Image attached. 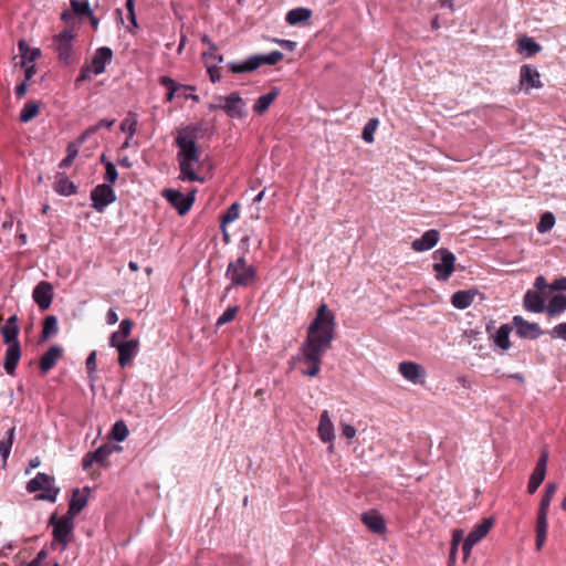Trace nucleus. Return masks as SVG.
<instances>
[{"instance_id": "f257e3e1", "label": "nucleus", "mask_w": 566, "mask_h": 566, "mask_svg": "<svg viewBox=\"0 0 566 566\" xmlns=\"http://www.w3.org/2000/svg\"><path fill=\"white\" fill-rule=\"evenodd\" d=\"M335 314L322 303L316 316L307 328V336L301 344L297 360L307 365L302 374L315 377L321 370L323 357L334 340Z\"/></svg>"}, {"instance_id": "f03ea898", "label": "nucleus", "mask_w": 566, "mask_h": 566, "mask_svg": "<svg viewBox=\"0 0 566 566\" xmlns=\"http://www.w3.org/2000/svg\"><path fill=\"white\" fill-rule=\"evenodd\" d=\"M201 133V124L187 125L177 132L175 139L178 147L176 159L180 170L178 179L181 181H205V178L200 177L195 170V165L200 163L201 154L197 140Z\"/></svg>"}, {"instance_id": "7ed1b4c3", "label": "nucleus", "mask_w": 566, "mask_h": 566, "mask_svg": "<svg viewBox=\"0 0 566 566\" xmlns=\"http://www.w3.org/2000/svg\"><path fill=\"white\" fill-rule=\"evenodd\" d=\"M224 275L232 286L248 287L256 281L258 272L256 268L249 264L244 256H240L229 262Z\"/></svg>"}, {"instance_id": "20e7f679", "label": "nucleus", "mask_w": 566, "mask_h": 566, "mask_svg": "<svg viewBox=\"0 0 566 566\" xmlns=\"http://www.w3.org/2000/svg\"><path fill=\"white\" fill-rule=\"evenodd\" d=\"M49 525L53 528L51 547L64 552L69 546L70 538L73 536L74 518L66 514L57 516V514L54 513L49 520Z\"/></svg>"}, {"instance_id": "39448f33", "label": "nucleus", "mask_w": 566, "mask_h": 566, "mask_svg": "<svg viewBox=\"0 0 566 566\" xmlns=\"http://www.w3.org/2000/svg\"><path fill=\"white\" fill-rule=\"evenodd\" d=\"M557 490L556 483H547L545 486V493L539 502V509L537 512V518H536V542L535 546L537 551H541L544 546V543L546 541L547 535V516L549 506L552 503V500L555 495V492Z\"/></svg>"}, {"instance_id": "423d86ee", "label": "nucleus", "mask_w": 566, "mask_h": 566, "mask_svg": "<svg viewBox=\"0 0 566 566\" xmlns=\"http://www.w3.org/2000/svg\"><path fill=\"white\" fill-rule=\"evenodd\" d=\"M281 51L274 50L268 54H254L242 62H228L227 66L232 73H248L258 70L261 65H275L283 59Z\"/></svg>"}, {"instance_id": "0eeeda50", "label": "nucleus", "mask_w": 566, "mask_h": 566, "mask_svg": "<svg viewBox=\"0 0 566 566\" xmlns=\"http://www.w3.org/2000/svg\"><path fill=\"white\" fill-rule=\"evenodd\" d=\"M54 476L39 472L27 483L25 490L29 493L42 491V493L35 495V499L54 503L56 502L57 495L60 493V489L54 485Z\"/></svg>"}, {"instance_id": "6e6552de", "label": "nucleus", "mask_w": 566, "mask_h": 566, "mask_svg": "<svg viewBox=\"0 0 566 566\" xmlns=\"http://www.w3.org/2000/svg\"><path fill=\"white\" fill-rule=\"evenodd\" d=\"M436 262L432 268L439 281H447L454 271L455 255L448 249L440 248L433 252Z\"/></svg>"}, {"instance_id": "1a4fd4ad", "label": "nucleus", "mask_w": 566, "mask_h": 566, "mask_svg": "<svg viewBox=\"0 0 566 566\" xmlns=\"http://www.w3.org/2000/svg\"><path fill=\"white\" fill-rule=\"evenodd\" d=\"M196 189L189 191L188 195L177 189H165L163 197L178 211L180 216L186 214L192 207L196 197Z\"/></svg>"}, {"instance_id": "9d476101", "label": "nucleus", "mask_w": 566, "mask_h": 566, "mask_svg": "<svg viewBox=\"0 0 566 566\" xmlns=\"http://www.w3.org/2000/svg\"><path fill=\"white\" fill-rule=\"evenodd\" d=\"M92 207L95 211L102 213L106 207L116 201L117 197L111 185L99 184L91 191Z\"/></svg>"}, {"instance_id": "9b49d317", "label": "nucleus", "mask_w": 566, "mask_h": 566, "mask_svg": "<svg viewBox=\"0 0 566 566\" xmlns=\"http://www.w3.org/2000/svg\"><path fill=\"white\" fill-rule=\"evenodd\" d=\"M74 38L75 35L72 30H63L53 38V44L59 59L65 65H69L72 61Z\"/></svg>"}, {"instance_id": "f8f14e48", "label": "nucleus", "mask_w": 566, "mask_h": 566, "mask_svg": "<svg viewBox=\"0 0 566 566\" xmlns=\"http://www.w3.org/2000/svg\"><path fill=\"white\" fill-rule=\"evenodd\" d=\"M223 101L222 111L231 118L241 119L245 116V102L238 92H232L224 97H219Z\"/></svg>"}, {"instance_id": "ddd939ff", "label": "nucleus", "mask_w": 566, "mask_h": 566, "mask_svg": "<svg viewBox=\"0 0 566 566\" xmlns=\"http://www.w3.org/2000/svg\"><path fill=\"white\" fill-rule=\"evenodd\" d=\"M547 460L548 453L546 451L542 452L527 483V492L530 494H534L543 483L546 475Z\"/></svg>"}, {"instance_id": "4468645a", "label": "nucleus", "mask_w": 566, "mask_h": 566, "mask_svg": "<svg viewBox=\"0 0 566 566\" xmlns=\"http://www.w3.org/2000/svg\"><path fill=\"white\" fill-rule=\"evenodd\" d=\"M398 370L406 380L415 385L424 382L426 369L417 363L401 361L398 366Z\"/></svg>"}, {"instance_id": "2eb2a0df", "label": "nucleus", "mask_w": 566, "mask_h": 566, "mask_svg": "<svg viewBox=\"0 0 566 566\" xmlns=\"http://www.w3.org/2000/svg\"><path fill=\"white\" fill-rule=\"evenodd\" d=\"M513 325L521 338L536 339L544 333L537 323L527 322L520 315L513 317Z\"/></svg>"}, {"instance_id": "dca6fc26", "label": "nucleus", "mask_w": 566, "mask_h": 566, "mask_svg": "<svg viewBox=\"0 0 566 566\" xmlns=\"http://www.w3.org/2000/svg\"><path fill=\"white\" fill-rule=\"evenodd\" d=\"M520 85L526 92L532 88H541L543 86L539 72L535 66L528 64L521 66Z\"/></svg>"}, {"instance_id": "f3484780", "label": "nucleus", "mask_w": 566, "mask_h": 566, "mask_svg": "<svg viewBox=\"0 0 566 566\" xmlns=\"http://www.w3.org/2000/svg\"><path fill=\"white\" fill-rule=\"evenodd\" d=\"M113 51L108 46L98 48L91 61V64H87L94 75H99L105 72L107 64L112 62Z\"/></svg>"}, {"instance_id": "a211bd4d", "label": "nucleus", "mask_w": 566, "mask_h": 566, "mask_svg": "<svg viewBox=\"0 0 566 566\" xmlns=\"http://www.w3.org/2000/svg\"><path fill=\"white\" fill-rule=\"evenodd\" d=\"M138 339L120 342V344L117 346L119 366L124 368L129 365L134 357L138 354Z\"/></svg>"}, {"instance_id": "6ab92c4d", "label": "nucleus", "mask_w": 566, "mask_h": 566, "mask_svg": "<svg viewBox=\"0 0 566 566\" xmlns=\"http://www.w3.org/2000/svg\"><path fill=\"white\" fill-rule=\"evenodd\" d=\"M34 302L41 310H48L53 300V287L49 282H40L32 293Z\"/></svg>"}, {"instance_id": "aec40b11", "label": "nucleus", "mask_w": 566, "mask_h": 566, "mask_svg": "<svg viewBox=\"0 0 566 566\" xmlns=\"http://www.w3.org/2000/svg\"><path fill=\"white\" fill-rule=\"evenodd\" d=\"M318 437L324 443H331L328 450H333V441L335 439L334 424L331 420L329 412L324 410L319 416L317 428Z\"/></svg>"}, {"instance_id": "412c9836", "label": "nucleus", "mask_w": 566, "mask_h": 566, "mask_svg": "<svg viewBox=\"0 0 566 566\" xmlns=\"http://www.w3.org/2000/svg\"><path fill=\"white\" fill-rule=\"evenodd\" d=\"M90 489L85 486L83 490L75 489L69 503L66 515L75 517L87 504Z\"/></svg>"}, {"instance_id": "4be33fe9", "label": "nucleus", "mask_w": 566, "mask_h": 566, "mask_svg": "<svg viewBox=\"0 0 566 566\" xmlns=\"http://www.w3.org/2000/svg\"><path fill=\"white\" fill-rule=\"evenodd\" d=\"M440 239V233L436 229L426 231L420 238L411 243V248L417 252L429 251L437 245Z\"/></svg>"}, {"instance_id": "5701e85b", "label": "nucleus", "mask_w": 566, "mask_h": 566, "mask_svg": "<svg viewBox=\"0 0 566 566\" xmlns=\"http://www.w3.org/2000/svg\"><path fill=\"white\" fill-rule=\"evenodd\" d=\"M20 333L19 319L17 315H11L7 318L4 325L1 327V335L3 343L7 345L19 343L18 336Z\"/></svg>"}, {"instance_id": "b1692460", "label": "nucleus", "mask_w": 566, "mask_h": 566, "mask_svg": "<svg viewBox=\"0 0 566 566\" xmlns=\"http://www.w3.org/2000/svg\"><path fill=\"white\" fill-rule=\"evenodd\" d=\"M21 357L20 343L8 345L4 355L3 369L7 374L13 375Z\"/></svg>"}, {"instance_id": "393cba45", "label": "nucleus", "mask_w": 566, "mask_h": 566, "mask_svg": "<svg viewBox=\"0 0 566 566\" xmlns=\"http://www.w3.org/2000/svg\"><path fill=\"white\" fill-rule=\"evenodd\" d=\"M523 305L526 311L532 313L546 312L545 301L543 296L535 291L528 290L523 297Z\"/></svg>"}, {"instance_id": "a878e982", "label": "nucleus", "mask_w": 566, "mask_h": 566, "mask_svg": "<svg viewBox=\"0 0 566 566\" xmlns=\"http://www.w3.org/2000/svg\"><path fill=\"white\" fill-rule=\"evenodd\" d=\"M63 349L57 346H51L41 357L40 359V369L42 373L50 371L61 358Z\"/></svg>"}, {"instance_id": "bb28decb", "label": "nucleus", "mask_w": 566, "mask_h": 566, "mask_svg": "<svg viewBox=\"0 0 566 566\" xmlns=\"http://www.w3.org/2000/svg\"><path fill=\"white\" fill-rule=\"evenodd\" d=\"M494 525L493 517L483 518L481 522L475 524L473 528L467 535V538L471 539L473 543L478 544L481 542L491 531Z\"/></svg>"}, {"instance_id": "cd10ccee", "label": "nucleus", "mask_w": 566, "mask_h": 566, "mask_svg": "<svg viewBox=\"0 0 566 566\" xmlns=\"http://www.w3.org/2000/svg\"><path fill=\"white\" fill-rule=\"evenodd\" d=\"M361 521L371 532L376 534H382L386 531L385 520L376 511L364 513Z\"/></svg>"}, {"instance_id": "c85d7f7f", "label": "nucleus", "mask_w": 566, "mask_h": 566, "mask_svg": "<svg viewBox=\"0 0 566 566\" xmlns=\"http://www.w3.org/2000/svg\"><path fill=\"white\" fill-rule=\"evenodd\" d=\"M54 190L60 196L69 197L76 193L77 187L64 174L57 172L54 181Z\"/></svg>"}, {"instance_id": "c756f323", "label": "nucleus", "mask_w": 566, "mask_h": 566, "mask_svg": "<svg viewBox=\"0 0 566 566\" xmlns=\"http://www.w3.org/2000/svg\"><path fill=\"white\" fill-rule=\"evenodd\" d=\"M475 290L458 291L451 296V304L458 310L468 308L474 301Z\"/></svg>"}, {"instance_id": "7c9ffc66", "label": "nucleus", "mask_w": 566, "mask_h": 566, "mask_svg": "<svg viewBox=\"0 0 566 566\" xmlns=\"http://www.w3.org/2000/svg\"><path fill=\"white\" fill-rule=\"evenodd\" d=\"M566 311V295L564 294H555L551 297L547 306L546 314L551 318H555L559 316L562 313Z\"/></svg>"}, {"instance_id": "2f4dec72", "label": "nucleus", "mask_w": 566, "mask_h": 566, "mask_svg": "<svg viewBox=\"0 0 566 566\" xmlns=\"http://www.w3.org/2000/svg\"><path fill=\"white\" fill-rule=\"evenodd\" d=\"M18 48L20 52L21 66H27V64H34V61L41 55L40 49H31L24 40L19 41Z\"/></svg>"}, {"instance_id": "473e14b6", "label": "nucleus", "mask_w": 566, "mask_h": 566, "mask_svg": "<svg viewBox=\"0 0 566 566\" xmlns=\"http://www.w3.org/2000/svg\"><path fill=\"white\" fill-rule=\"evenodd\" d=\"M159 83L168 90V93H167V96H166V102H169V103L172 102V99L175 97V94L178 91H180V90H182V91H193L195 90V86L179 84V83H177L175 80H172L169 76H161L159 78Z\"/></svg>"}, {"instance_id": "72a5a7b5", "label": "nucleus", "mask_w": 566, "mask_h": 566, "mask_svg": "<svg viewBox=\"0 0 566 566\" xmlns=\"http://www.w3.org/2000/svg\"><path fill=\"white\" fill-rule=\"evenodd\" d=\"M277 95L279 90L273 88L269 93L259 96L253 104V111L259 115L265 113Z\"/></svg>"}, {"instance_id": "f704fd0d", "label": "nucleus", "mask_w": 566, "mask_h": 566, "mask_svg": "<svg viewBox=\"0 0 566 566\" xmlns=\"http://www.w3.org/2000/svg\"><path fill=\"white\" fill-rule=\"evenodd\" d=\"M512 327L509 324H503L499 327L493 336V340L502 350H507L511 347L510 334Z\"/></svg>"}, {"instance_id": "c9c22d12", "label": "nucleus", "mask_w": 566, "mask_h": 566, "mask_svg": "<svg viewBox=\"0 0 566 566\" xmlns=\"http://www.w3.org/2000/svg\"><path fill=\"white\" fill-rule=\"evenodd\" d=\"M311 17L312 10L307 8H295L287 12L285 21L291 25H295L307 21Z\"/></svg>"}, {"instance_id": "e433bc0d", "label": "nucleus", "mask_w": 566, "mask_h": 566, "mask_svg": "<svg viewBox=\"0 0 566 566\" xmlns=\"http://www.w3.org/2000/svg\"><path fill=\"white\" fill-rule=\"evenodd\" d=\"M542 46L531 36H523L518 40V50L527 57L535 55L541 51Z\"/></svg>"}, {"instance_id": "4c0bfd02", "label": "nucleus", "mask_w": 566, "mask_h": 566, "mask_svg": "<svg viewBox=\"0 0 566 566\" xmlns=\"http://www.w3.org/2000/svg\"><path fill=\"white\" fill-rule=\"evenodd\" d=\"M120 450V447H113V446H109L107 443L105 444H102L99 446L94 452H93V458L94 460H96V463H98L99 465H103L105 467L106 465V461L108 459V457L114 452V451H119Z\"/></svg>"}, {"instance_id": "58836bf2", "label": "nucleus", "mask_w": 566, "mask_h": 566, "mask_svg": "<svg viewBox=\"0 0 566 566\" xmlns=\"http://www.w3.org/2000/svg\"><path fill=\"white\" fill-rule=\"evenodd\" d=\"M116 119H101L95 125L85 129L80 136V143H85L93 134L101 128H111L115 124Z\"/></svg>"}, {"instance_id": "ea45409f", "label": "nucleus", "mask_w": 566, "mask_h": 566, "mask_svg": "<svg viewBox=\"0 0 566 566\" xmlns=\"http://www.w3.org/2000/svg\"><path fill=\"white\" fill-rule=\"evenodd\" d=\"M83 143H80V138L77 139V142H72L67 145L66 147V157L63 158L60 163V168H69L72 163L74 161V159L76 158V156L78 155V151H80V147Z\"/></svg>"}, {"instance_id": "a19ab883", "label": "nucleus", "mask_w": 566, "mask_h": 566, "mask_svg": "<svg viewBox=\"0 0 566 566\" xmlns=\"http://www.w3.org/2000/svg\"><path fill=\"white\" fill-rule=\"evenodd\" d=\"M128 434H129V430H128V427L125 423V421L117 420L112 427V430L109 432V438L117 442H122L128 437Z\"/></svg>"}, {"instance_id": "79ce46f5", "label": "nucleus", "mask_w": 566, "mask_h": 566, "mask_svg": "<svg viewBox=\"0 0 566 566\" xmlns=\"http://www.w3.org/2000/svg\"><path fill=\"white\" fill-rule=\"evenodd\" d=\"M138 125L137 114L129 112L127 117L120 123V130L127 133L128 139H133Z\"/></svg>"}, {"instance_id": "37998d69", "label": "nucleus", "mask_w": 566, "mask_h": 566, "mask_svg": "<svg viewBox=\"0 0 566 566\" xmlns=\"http://www.w3.org/2000/svg\"><path fill=\"white\" fill-rule=\"evenodd\" d=\"M59 332L57 318L54 315H49L44 318L43 328H42V337L43 339H49L50 337L56 335Z\"/></svg>"}, {"instance_id": "c03bdc74", "label": "nucleus", "mask_w": 566, "mask_h": 566, "mask_svg": "<svg viewBox=\"0 0 566 566\" xmlns=\"http://www.w3.org/2000/svg\"><path fill=\"white\" fill-rule=\"evenodd\" d=\"M39 112L40 108L35 102H27L20 112L19 118L22 123H29L39 114Z\"/></svg>"}, {"instance_id": "a18cd8bd", "label": "nucleus", "mask_w": 566, "mask_h": 566, "mask_svg": "<svg viewBox=\"0 0 566 566\" xmlns=\"http://www.w3.org/2000/svg\"><path fill=\"white\" fill-rule=\"evenodd\" d=\"M463 531L461 528H457L452 533V541H451V547H450V554H449V563L455 564L457 560V554H458V547L460 542L463 539Z\"/></svg>"}, {"instance_id": "49530a36", "label": "nucleus", "mask_w": 566, "mask_h": 566, "mask_svg": "<svg viewBox=\"0 0 566 566\" xmlns=\"http://www.w3.org/2000/svg\"><path fill=\"white\" fill-rule=\"evenodd\" d=\"M554 224H555L554 214L552 212H545L544 214H542L539 222L536 226V229L539 233H546L549 230H552Z\"/></svg>"}, {"instance_id": "de8ad7c7", "label": "nucleus", "mask_w": 566, "mask_h": 566, "mask_svg": "<svg viewBox=\"0 0 566 566\" xmlns=\"http://www.w3.org/2000/svg\"><path fill=\"white\" fill-rule=\"evenodd\" d=\"M379 120L378 118H370L363 128V139L366 143H373L374 142V134L378 127Z\"/></svg>"}, {"instance_id": "09e8293b", "label": "nucleus", "mask_w": 566, "mask_h": 566, "mask_svg": "<svg viewBox=\"0 0 566 566\" xmlns=\"http://www.w3.org/2000/svg\"><path fill=\"white\" fill-rule=\"evenodd\" d=\"M71 7H72L74 14L91 15L92 10H91L88 1H86V0H82V1L72 0Z\"/></svg>"}, {"instance_id": "8fccbe9b", "label": "nucleus", "mask_w": 566, "mask_h": 566, "mask_svg": "<svg viewBox=\"0 0 566 566\" xmlns=\"http://www.w3.org/2000/svg\"><path fill=\"white\" fill-rule=\"evenodd\" d=\"M238 313V306H230L228 307L218 318L216 322L217 326H222L227 323L232 322L235 318V315Z\"/></svg>"}, {"instance_id": "3c124183", "label": "nucleus", "mask_w": 566, "mask_h": 566, "mask_svg": "<svg viewBox=\"0 0 566 566\" xmlns=\"http://www.w3.org/2000/svg\"><path fill=\"white\" fill-rule=\"evenodd\" d=\"M239 218V205L232 203L222 217V223H231Z\"/></svg>"}, {"instance_id": "603ef678", "label": "nucleus", "mask_w": 566, "mask_h": 566, "mask_svg": "<svg viewBox=\"0 0 566 566\" xmlns=\"http://www.w3.org/2000/svg\"><path fill=\"white\" fill-rule=\"evenodd\" d=\"M106 171H105V180L107 181L106 185H113L116 182L118 178V171L115 167V165L112 161L106 163Z\"/></svg>"}, {"instance_id": "864d4df0", "label": "nucleus", "mask_w": 566, "mask_h": 566, "mask_svg": "<svg viewBox=\"0 0 566 566\" xmlns=\"http://www.w3.org/2000/svg\"><path fill=\"white\" fill-rule=\"evenodd\" d=\"M86 370L90 379H94V375L96 373V352L93 350L90 353V355L86 358L85 361Z\"/></svg>"}, {"instance_id": "5fc2aeb1", "label": "nucleus", "mask_w": 566, "mask_h": 566, "mask_svg": "<svg viewBox=\"0 0 566 566\" xmlns=\"http://www.w3.org/2000/svg\"><path fill=\"white\" fill-rule=\"evenodd\" d=\"M549 335L555 339H563L566 342V323H559L555 325L551 331Z\"/></svg>"}, {"instance_id": "6e6d98bb", "label": "nucleus", "mask_w": 566, "mask_h": 566, "mask_svg": "<svg viewBox=\"0 0 566 566\" xmlns=\"http://www.w3.org/2000/svg\"><path fill=\"white\" fill-rule=\"evenodd\" d=\"M132 327L133 321L129 318H125L120 322L119 328L116 332L120 335V338H126L127 336L130 335Z\"/></svg>"}, {"instance_id": "4d7b16f0", "label": "nucleus", "mask_w": 566, "mask_h": 566, "mask_svg": "<svg viewBox=\"0 0 566 566\" xmlns=\"http://www.w3.org/2000/svg\"><path fill=\"white\" fill-rule=\"evenodd\" d=\"M11 440H1L0 441V457L2 458L3 462H6L10 455L11 447H12Z\"/></svg>"}, {"instance_id": "13d9d810", "label": "nucleus", "mask_w": 566, "mask_h": 566, "mask_svg": "<svg viewBox=\"0 0 566 566\" xmlns=\"http://www.w3.org/2000/svg\"><path fill=\"white\" fill-rule=\"evenodd\" d=\"M92 75H94L92 69L88 65H83L81 73L76 78V83L88 81L91 80Z\"/></svg>"}, {"instance_id": "bf43d9fd", "label": "nucleus", "mask_w": 566, "mask_h": 566, "mask_svg": "<svg viewBox=\"0 0 566 566\" xmlns=\"http://www.w3.org/2000/svg\"><path fill=\"white\" fill-rule=\"evenodd\" d=\"M342 433L346 439H353L356 436V428L352 424H342Z\"/></svg>"}, {"instance_id": "052dcab7", "label": "nucleus", "mask_w": 566, "mask_h": 566, "mask_svg": "<svg viewBox=\"0 0 566 566\" xmlns=\"http://www.w3.org/2000/svg\"><path fill=\"white\" fill-rule=\"evenodd\" d=\"M474 545H476V544L473 543L471 539H469L467 537L463 539L462 552H463V555H464V559H467L470 556Z\"/></svg>"}, {"instance_id": "680f3d73", "label": "nucleus", "mask_w": 566, "mask_h": 566, "mask_svg": "<svg viewBox=\"0 0 566 566\" xmlns=\"http://www.w3.org/2000/svg\"><path fill=\"white\" fill-rule=\"evenodd\" d=\"M549 287L553 291H566V277L556 279Z\"/></svg>"}, {"instance_id": "e2e57ef3", "label": "nucleus", "mask_w": 566, "mask_h": 566, "mask_svg": "<svg viewBox=\"0 0 566 566\" xmlns=\"http://www.w3.org/2000/svg\"><path fill=\"white\" fill-rule=\"evenodd\" d=\"M207 70L212 83H217L220 81L219 70L216 65L207 64Z\"/></svg>"}, {"instance_id": "0e129e2a", "label": "nucleus", "mask_w": 566, "mask_h": 566, "mask_svg": "<svg viewBox=\"0 0 566 566\" xmlns=\"http://www.w3.org/2000/svg\"><path fill=\"white\" fill-rule=\"evenodd\" d=\"M93 463H96V460L93 458V452L86 453L82 459V468L83 470H88Z\"/></svg>"}, {"instance_id": "69168bd1", "label": "nucleus", "mask_w": 566, "mask_h": 566, "mask_svg": "<svg viewBox=\"0 0 566 566\" xmlns=\"http://www.w3.org/2000/svg\"><path fill=\"white\" fill-rule=\"evenodd\" d=\"M126 9L129 13V18L134 25H137L136 21V14H135V0H127L126 1Z\"/></svg>"}, {"instance_id": "338daca9", "label": "nucleus", "mask_w": 566, "mask_h": 566, "mask_svg": "<svg viewBox=\"0 0 566 566\" xmlns=\"http://www.w3.org/2000/svg\"><path fill=\"white\" fill-rule=\"evenodd\" d=\"M274 42L290 51H293L296 48V42L291 40L275 39Z\"/></svg>"}, {"instance_id": "774afa93", "label": "nucleus", "mask_w": 566, "mask_h": 566, "mask_svg": "<svg viewBox=\"0 0 566 566\" xmlns=\"http://www.w3.org/2000/svg\"><path fill=\"white\" fill-rule=\"evenodd\" d=\"M120 342H125L124 338H120V335L117 332L112 333L109 337V346L117 349V346L120 344Z\"/></svg>"}]
</instances>
